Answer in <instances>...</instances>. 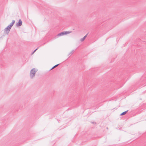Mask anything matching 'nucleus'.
<instances>
[{"mask_svg":"<svg viewBox=\"0 0 146 146\" xmlns=\"http://www.w3.org/2000/svg\"><path fill=\"white\" fill-rule=\"evenodd\" d=\"M10 29L7 26L4 30V32L7 35H8L10 30Z\"/></svg>","mask_w":146,"mask_h":146,"instance_id":"obj_2","label":"nucleus"},{"mask_svg":"<svg viewBox=\"0 0 146 146\" xmlns=\"http://www.w3.org/2000/svg\"><path fill=\"white\" fill-rule=\"evenodd\" d=\"M93 123H94L95 124H96V123L95 122H93Z\"/></svg>","mask_w":146,"mask_h":146,"instance_id":"obj_12","label":"nucleus"},{"mask_svg":"<svg viewBox=\"0 0 146 146\" xmlns=\"http://www.w3.org/2000/svg\"><path fill=\"white\" fill-rule=\"evenodd\" d=\"M15 21L14 20H13L12 21V22L9 25H8L7 27L10 29H11L12 28V27L13 25L15 23Z\"/></svg>","mask_w":146,"mask_h":146,"instance_id":"obj_4","label":"nucleus"},{"mask_svg":"<svg viewBox=\"0 0 146 146\" xmlns=\"http://www.w3.org/2000/svg\"><path fill=\"white\" fill-rule=\"evenodd\" d=\"M64 33V35H66L68 34H69L72 33L71 31H63Z\"/></svg>","mask_w":146,"mask_h":146,"instance_id":"obj_5","label":"nucleus"},{"mask_svg":"<svg viewBox=\"0 0 146 146\" xmlns=\"http://www.w3.org/2000/svg\"><path fill=\"white\" fill-rule=\"evenodd\" d=\"M39 48V47H38L37 48H36L35 50L33 52H32V54H33Z\"/></svg>","mask_w":146,"mask_h":146,"instance_id":"obj_11","label":"nucleus"},{"mask_svg":"<svg viewBox=\"0 0 146 146\" xmlns=\"http://www.w3.org/2000/svg\"><path fill=\"white\" fill-rule=\"evenodd\" d=\"M88 35V33H87L85 36L83 38L81 39L80 41L81 42L83 41L85 39L86 37Z\"/></svg>","mask_w":146,"mask_h":146,"instance_id":"obj_6","label":"nucleus"},{"mask_svg":"<svg viewBox=\"0 0 146 146\" xmlns=\"http://www.w3.org/2000/svg\"><path fill=\"white\" fill-rule=\"evenodd\" d=\"M22 24V21L21 19L19 20L18 22L16 24L17 27L21 26Z\"/></svg>","mask_w":146,"mask_h":146,"instance_id":"obj_3","label":"nucleus"},{"mask_svg":"<svg viewBox=\"0 0 146 146\" xmlns=\"http://www.w3.org/2000/svg\"><path fill=\"white\" fill-rule=\"evenodd\" d=\"M37 69H36L35 68L32 69L30 72V76L31 79H33L35 76L36 73L37 71Z\"/></svg>","mask_w":146,"mask_h":146,"instance_id":"obj_1","label":"nucleus"},{"mask_svg":"<svg viewBox=\"0 0 146 146\" xmlns=\"http://www.w3.org/2000/svg\"><path fill=\"white\" fill-rule=\"evenodd\" d=\"M74 50H72L71 52H70L69 54V55H70V56H71V55L73 53H74Z\"/></svg>","mask_w":146,"mask_h":146,"instance_id":"obj_10","label":"nucleus"},{"mask_svg":"<svg viewBox=\"0 0 146 146\" xmlns=\"http://www.w3.org/2000/svg\"><path fill=\"white\" fill-rule=\"evenodd\" d=\"M60 64H57L55 66H53L51 69L50 70H51L54 68H55V67L57 66Z\"/></svg>","mask_w":146,"mask_h":146,"instance_id":"obj_9","label":"nucleus"},{"mask_svg":"<svg viewBox=\"0 0 146 146\" xmlns=\"http://www.w3.org/2000/svg\"><path fill=\"white\" fill-rule=\"evenodd\" d=\"M128 110H127L126 111H125L123 112V113H122L120 114V115L122 116V115H125L128 112Z\"/></svg>","mask_w":146,"mask_h":146,"instance_id":"obj_8","label":"nucleus"},{"mask_svg":"<svg viewBox=\"0 0 146 146\" xmlns=\"http://www.w3.org/2000/svg\"><path fill=\"white\" fill-rule=\"evenodd\" d=\"M64 33H63V32H61V33H58L57 35V36H63V35H64Z\"/></svg>","mask_w":146,"mask_h":146,"instance_id":"obj_7","label":"nucleus"}]
</instances>
